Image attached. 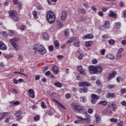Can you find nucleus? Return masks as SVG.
<instances>
[{"label": "nucleus", "instance_id": "nucleus-61", "mask_svg": "<svg viewBox=\"0 0 126 126\" xmlns=\"http://www.w3.org/2000/svg\"><path fill=\"white\" fill-rule=\"evenodd\" d=\"M45 75L46 76H48V75H51V71H48L45 73Z\"/></svg>", "mask_w": 126, "mask_h": 126}, {"label": "nucleus", "instance_id": "nucleus-24", "mask_svg": "<svg viewBox=\"0 0 126 126\" xmlns=\"http://www.w3.org/2000/svg\"><path fill=\"white\" fill-rule=\"evenodd\" d=\"M106 57L109 60H115V56L111 54H107Z\"/></svg>", "mask_w": 126, "mask_h": 126}, {"label": "nucleus", "instance_id": "nucleus-54", "mask_svg": "<svg viewBox=\"0 0 126 126\" xmlns=\"http://www.w3.org/2000/svg\"><path fill=\"white\" fill-rule=\"evenodd\" d=\"M2 114L3 115V118H4V117H6V116H8L9 112H3Z\"/></svg>", "mask_w": 126, "mask_h": 126}, {"label": "nucleus", "instance_id": "nucleus-33", "mask_svg": "<svg viewBox=\"0 0 126 126\" xmlns=\"http://www.w3.org/2000/svg\"><path fill=\"white\" fill-rule=\"evenodd\" d=\"M40 105L41 108H43V109H47V105H45V102L41 101Z\"/></svg>", "mask_w": 126, "mask_h": 126}, {"label": "nucleus", "instance_id": "nucleus-56", "mask_svg": "<svg viewBox=\"0 0 126 126\" xmlns=\"http://www.w3.org/2000/svg\"><path fill=\"white\" fill-rule=\"evenodd\" d=\"M121 93L122 94H125V93H126V89H122L121 90Z\"/></svg>", "mask_w": 126, "mask_h": 126}, {"label": "nucleus", "instance_id": "nucleus-60", "mask_svg": "<svg viewBox=\"0 0 126 126\" xmlns=\"http://www.w3.org/2000/svg\"><path fill=\"white\" fill-rule=\"evenodd\" d=\"M12 93H15V94H18V92H17V90H16V89H13Z\"/></svg>", "mask_w": 126, "mask_h": 126}, {"label": "nucleus", "instance_id": "nucleus-57", "mask_svg": "<svg viewBox=\"0 0 126 126\" xmlns=\"http://www.w3.org/2000/svg\"><path fill=\"white\" fill-rule=\"evenodd\" d=\"M121 105L126 107V101L124 100L121 102Z\"/></svg>", "mask_w": 126, "mask_h": 126}, {"label": "nucleus", "instance_id": "nucleus-19", "mask_svg": "<svg viewBox=\"0 0 126 126\" xmlns=\"http://www.w3.org/2000/svg\"><path fill=\"white\" fill-rule=\"evenodd\" d=\"M109 107H110V108H113V111L114 112L118 108V106L117 105V104L113 103H110V104L109 105Z\"/></svg>", "mask_w": 126, "mask_h": 126}, {"label": "nucleus", "instance_id": "nucleus-55", "mask_svg": "<svg viewBox=\"0 0 126 126\" xmlns=\"http://www.w3.org/2000/svg\"><path fill=\"white\" fill-rule=\"evenodd\" d=\"M59 26L60 28H63V23L62 22H59Z\"/></svg>", "mask_w": 126, "mask_h": 126}, {"label": "nucleus", "instance_id": "nucleus-62", "mask_svg": "<svg viewBox=\"0 0 126 126\" xmlns=\"http://www.w3.org/2000/svg\"><path fill=\"white\" fill-rule=\"evenodd\" d=\"M121 44H122L124 46H126V40H123L121 41Z\"/></svg>", "mask_w": 126, "mask_h": 126}, {"label": "nucleus", "instance_id": "nucleus-52", "mask_svg": "<svg viewBox=\"0 0 126 126\" xmlns=\"http://www.w3.org/2000/svg\"><path fill=\"white\" fill-rule=\"evenodd\" d=\"M20 29L22 31H24V30H25V29H26V27L24 25H22L21 26Z\"/></svg>", "mask_w": 126, "mask_h": 126}, {"label": "nucleus", "instance_id": "nucleus-13", "mask_svg": "<svg viewBox=\"0 0 126 126\" xmlns=\"http://www.w3.org/2000/svg\"><path fill=\"white\" fill-rule=\"evenodd\" d=\"M67 16V14L65 11H63L62 13V16L61 17V20L63 21H64L65 19H66V17Z\"/></svg>", "mask_w": 126, "mask_h": 126}, {"label": "nucleus", "instance_id": "nucleus-34", "mask_svg": "<svg viewBox=\"0 0 126 126\" xmlns=\"http://www.w3.org/2000/svg\"><path fill=\"white\" fill-rule=\"evenodd\" d=\"M84 57V53H81L80 54V55L79 56V57H78V59H79V60H83V58Z\"/></svg>", "mask_w": 126, "mask_h": 126}, {"label": "nucleus", "instance_id": "nucleus-5", "mask_svg": "<svg viewBox=\"0 0 126 126\" xmlns=\"http://www.w3.org/2000/svg\"><path fill=\"white\" fill-rule=\"evenodd\" d=\"M91 96L92 97L91 103L93 104H95V103H97L98 100L100 99V96L95 94H91Z\"/></svg>", "mask_w": 126, "mask_h": 126}, {"label": "nucleus", "instance_id": "nucleus-59", "mask_svg": "<svg viewBox=\"0 0 126 126\" xmlns=\"http://www.w3.org/2000/svg\"><path fill=\"white\" fill-rule=\"evenodd\" d=\"M98 63V61H97V59H94L92 60V63L94 64H96V63Z\"/></svg>", "mask_w": 126, "mask_h": 126}, {"label": "nucleus", "instance_id": "nucleus-18", "mask_svg": "<svg viewBox=\"0 0 126 126\" xmlns=\"http://www.w3.org/2000/svg\"><path fill=\"white\" fill-rule=\"evenodd\" d=\"M52 71L54 72V74H58L59 72L58 66L56 65L54 66L52 68Z\"/></svg>", "mask_w": 126, "mask_h": 126}, {"label": "nucleus", "instance_id": "nucleus-39", "mask_svg": "<svg viewBox=\"0 0 126 126\" xmlns=\"http://www.w3.org/2000/svg\"><path fill=\"white\" fill-rule=\"evenodd\" d=\"M114 87H115V85H114L108 84L107 86V88H108V89H113Z\"/></svg>", "mask_w": 126, "mask_h": 126}, {"label": "nucleus", "instance_id": "nucleus-7", "mask_svg": "<svg viewBox=\"0 0 126 126\" xmlns=\"http://www.w3.org/2000/svg\"><path fill=\"white\" fill-rule=\"evenodd\" d=\"M15 116L16 117V119L17 121H20V120H21L23 118L22 112H21V111H20V110L17 111L15 113Z\"/></svg>", "mask_w": 126, "mask_h": 126}, {"label": "nucleus", "instance_id": "nucleus-42", "mask_svg": "<svg viewBox=\"0 0 126 126\" xmlns=\"http://www.w3.org/2000/svg\"><path fill=\"white\" fill-rule=\"evenodd\" d=\"M102 39H104L105 40H107V39H109V35H108V34H103L102 36Z\"/></svg>", "mask_w": 126, "mask_h": 126}, {"label": "nucleus", "instance_id": "nucleus-6", "mask_svg": "<svg viewBox=\"0 0 126 126\" xmlns=\"http://www.w3.org/2000/svg\"><path fill=\"white\" fill-rule=\"evenodd\" d=\"M9 41H10L12 46L14 48L15 51H18V50L20 49L19 45L15 43V39H9Z\"/></svg>", "mask_w": 126, "mask_h": 126}, {"label": "nucleus", "instance_id": "nucleus-3", "mask_svg": "<svg viewBox=\"0 0 126 126\" xmlns=\"http://www.w3.org/2000/svg\"><path fill=\"white\" fill-rule=\"evenodd\" d=\"M33 50L37 51V52H38V53L41 55H45L47 52L45 47L40 44H36L35 47H33Z\"/></svg>", "mask_w": 126, "mask_h": 126}, {"label": "nucleus", "instance_id": "nucleus-14", "mask_svg": "<svg viewBox=\"0 0 126 126\" xmlns=\"http://www.w3.org/2000/svg\"><path fill=\"white\" fill-rule=\"evenodd\" d=\"M108 16L109 17H112L113 18H117L118 15L114 11L110 10L109 13L108 14Z\"/></svg>", "mask_w": 126, "mask_h": 126}, {"label": "nucleus", "instance_id": "nucleus-49", "mask_svg": "<svg viewBox=\"0 0 126 126\" xmlns=\"http://www.w3.org/2000/svg\"><path fill=\"white\" fill-rule=\"evenodd\" d=\"M73 40H74L73 37L71 38L70 40H68L67 41H66V44H70V43H72V42H73Z\"/></svg>", "mask_w": 126, "mask_h": 126}, {"label": "nucleus", "instance_id": "nucleus-15", "mask_svg": "<svg viewBox=\"0 0 126 126\" xmlns=\"http://www.w3.org/2000/svg\"><path fill=\"white\" fill-rule=\"evenodd\" d=\"M53 100L54 101V102H56V103H57V104H58L59 105L58 106V108H60L61 109H64V110H66V108H65V107H64V106L63 105V104H62L61 103L59 102V101H58V100H56V99H53Z\"/></svg>", "mask_w": 126, "mask_h": 126}, {"label": "nucleus", "instance_id": "nucleus-46", "mask_svg": "<svg viewBox=\"0 0 126 126\" xmlns=\"http://www.w3.org/2000/svg\"><path fill=\"white\" fill-rule=\"evenodd\" d=\"M64 35L66 37H68V35H69V30L67 29L66 30V31L64 32Z\"/></svg>", "mask_w": 126, "mask_h": 126}, {"label": "nucleus", "instance_id": "nucleus-4", "mask_svg": "<svg viewBox=\"0 0 126 126\" xmlns=\"http://www.w3.org/2000/svg\"><path fill=\"white\" fill-rule=\"evenodd\" d=\"M9 14L14 21H18V18L16 16L17 13L15 10H13L10 11Z\"/></svg>", "mask_w": 126, "mask_h": 126}, {"label": "nucleus", "instance_id": "nucleus-31", "mask_svg": "<svg viewBox=\"0 0 126 126\" xmlns=\"http://www.w3.org/2000/svg\"><path fill=\"white\" fill-rule=\"evenodd\" d=\"M78 13H85L86 12V10L85 9H79L78 11Z\"/></svg>", "mask_w": 126, "mask_h": 126}, {"label": "nucleus", "instance_id": "nucleus-40", "mask_svg": "<svg viewBox=\"0 0 126 126\" xmlns=\"http://www.w3.org/2000/svg\"><path fill=\"white\" fill-rule=\"evenodd\" d=\"M80 73H81V74H83V75H86V70L83 69L80 71Z\"/></svg>", "mask_w": 126, "mask_h": 126}, {"label": "nucleus", "instance_id": "nucleus-16", "mask_svg": "<svg viewBox=\"0 0 126 126\" xmlns=\"http://www.w3.org/2000/svg\"><path fill=\"white\" fill-rule=\"evenodd\" d=\"M116 74H117V72L113 71L112 73H111L109 75L108 77V80H111L112 78H114V77L116 76Z\"/></svg>", "mask_w": 126, "mask_h": 126}, {"label": "nucleus", "instance_id": "nucleus-64", "mask_svg": "<svg viewBox=\"0 0 126 126\" xmlns=\"http://www.w3.org/2000/svg\"><path fill=\"white\" fill-rule=\"evenodd\" d=\"M13 3H14V4H18V0H13Z\"/></svg>", "mask_w": 126, "mask_h": 126}, {"label": "nucleus", "instance_id": "nucleus-20", "mask_svg": "<svg viewBox=\"0 0 126 126\" xmlns=\"http://www.w3.org/2000/svg\"><path fill=\"white\" fill-rule=\"evenodd\" d=\"M42 36H43V40H44L45 41L49 40V35L47 32H44L43 33Z\"/></svg>", "mask_w": 126, "mask_h": 126}, {"label": "nucleus", "instance_id": "nucleus-11", "mask_svg": "<svg viewBox=\"0 0 126 126\" xmlns=\"http://www.w3.org/2000/svg\"><path fill=\"white\" fill-rule=\"evenodd\" d=\"M103 71V68L101 66H95V74H100Z\"/></svg>", "mask_w": 126, "mask_h": 126}, {"label": "nucleus", "instance_id": "nucleus-29", "mask_svg": "<svg viewBox=\"0 0 126 126\" xmlns=\"http://www.w3.org/2000/svg\"><path fill=\"white\" fill-rule=\"evenodd\" d=\"M107 102L106 101L102 100L99 102V105H102V106H107Z\"/></svg>", "mask_w": 126, "mask_h": 126}, {"label": "nucleus", "instance_id": "nucleus-30", "mask_svg": "<svg viewBox=\"0 0 126 126\" xmlns=\"http://www.w3.org/2000/svg\"><path fill=\"white\" fill-rule=\"evenodd\" d=\"M4 58H5V59H6L7 60H8L13 57V56H12V55H10V54H4Z\"/></svg>", "mask_w": 126, "mask_h": 126}, {"label": "nucleus", "instance_id": "nucleus-63", "mask_svg": "<svg viewBox=\"0 0 126 126\" xmlns=\"http://www.w3.org/2000/svg\"><path fill=\"white\" fill-rule=\"evenodd\" d=\"M40 75H37L35 77V80H39V79H40Z\"/></svg>", "mask_w": 126, "mask_h": 126}, {"label": "nucleus", "instance_id": "nucleus-37", "mask_svg": "<svg viewBox=\"0 0 126 126\" xmlns=\"http://www.w3.org/2000/svg\"><path fill=\"white\" fill-rule=\"evenodd\" d=\"M80 102H82V103H84L85 101H86V98L85 96L81 97L80 98Z\"/></svg>", "mask_w": 126, "mask_h": 126}, {"label": "nucleus", "instance_id": "nucleus-51", "mask_svg": "<svg viewBox=\"0 0 126 126\" xmlns=\"http://www.w3.org/2000/svg\"><path fill=\"white\" fill-rule=\"evenodd\" d=\"M34 121H39L40 120V116L36 115L34 117Z\"/></svg>", "mask_w": 126, "mask_h": 126}, {"label": "nucleus", "instance_id": "nucleus-47", "mask_svg": "<svg viewBox=\"0 0 126 126\" xmlns=\"http://www.w3.org/2000/svg\"><path fill=\"white\" fill-rule=\"evenodd\" d=\"M14 73L15 74V73H19V74H21L22 75H24V76H26L27 77V75L24 73H22V72H18V71H15L14 72Z\"/></svg>", "mask_w": 126, "mask_h": 126}, {"label": "nucleus", "instance_id": "nucleus-8", "mask_svg": "<svg viewBox=\"0 0 126 126\" xmlns=\"http://www.w3.org/2000/svg\"><path fill=\"white\" fill-rule=\"evenodd\" d=\"M79 87H83V86H85L86 87H88L89 86H91V84L88 82H80L78 84Z\"/></svg>", "mask_w": 126, "mask_h": 126}, {"label": "nucleus", "instance_id": "nucleus-2", "mask_svg": "<svg viewBox=\"0 0 126 126\" xmlns=\"http://www.w3.org/2000/svg\"><path fill=\"white\" fill-rule=\"evenodd\" d=\"M70 107L73 111H75L76 113H82V114H86L87 115V112H85L84 113V109L83 107L80 105H76L75 103H72L71 104Z\"/></svg>", "mask_w": 126, "mask_h": 126}, {"label": "nucleus", "instance_id": "nucleus-23", "mask_svg": "<svg viewBox=\"0 0 126 126\" xmlns=\"http://www.w3.org/2000/svg\"><path fill=\"white\" fill-rule=\"evenodd\" d=\"M104 28L106 29H109L110 28V23L109 21H106L105 22L104 25L103 26Z\"/></svg>", "mask_w": 126, "mask_h": 126}, {"label": "nucleus", "instance_id": "nucleus-26", "mask_svg": "<svg viewBox=\"0 0 126 126\" xmlns=\"http://www.w3.org/2000/svg\"><path fill=\"white\" fill-rule=\"evenodd\" d=\"M55 86L56 87H58L59 88H61V87H63V84L60 82H56L54 83Z\"/></svg>", "mask_w": 126, "mask_h": 126}, {"label": "nucleus", "instance_id": "nucleus-53", "mask_svg": "<svg viewBox=\"0 0 126 126\" xmlns=\"http://www.w3.org/2000/svg\"><path fill=\"white\" fill-rule=\"evenodd\" d=\"M82 89L84 93H87V92L88 91V89L86 87H83Z\"/></svg>", "mask_w": 126, "mask_h": 126}, {"label": "nucleus", "instance_id": "nucleus-41", "mask_svg": "<svg viewBox=\"0 0 126 126\" xmlns=\"http://www.w3.org/2000/svg\"><path fill=\"white\" fill-rule=\"evenodd\" d=\"M100 55H101V56H104L105 55V53H106V49H103L100 50Z\"/></svg>", "mask_w": 126, "mask_h": 126}, {"label": "nucleus", "instance_id": "nucleus-58", "mask_svg": "<svg viewBox=\"0 0 126 126\" xmlns=\"http://www.w3.org/2000/svg\"><path fill=\"white\" fill-rule=\"evenodd\" d=\"M88 112L89 113V114H92V113H93V109L91 108H89L88 109Z\"/></svg>", "mask_w": 126, "mask_h": 126}, {"label": "nucleus", "instance_id": "nucleus-44", "mask_svg": "<svg viewBox=\"0 0 126 126\" xmlns=\"http://www.w3.org/2000/svg\"><path fill=\"white\" fill-rule=\"evenodd\" d=\"M111 123H117L118 122V119L116 118H111L110 119Z\"/></svg>", "mask_w": 126, "mask_h": 126}, {"label": "nucleus", "instance_id": "nucleus-22", "mask_svg": "<svg viewBox=\"0 0 126 126\" xmlns=\"http://www.w3.org/2000/svg\"><path fill=\"white\" fill-rule=\"evenodd\" d=\"M107 98H115L116 97V94L115 93H108L106 94Z\"/></svg>", "mask_w": 126, "mask_h": 126}, {"label": "nucleus", "instance_id": "nucleus-21", "mask_svg": "<svg viewBox=\"0 0 126 126\" xmlns=\"http://www.w3.org/2000/svg\"><path fill=\"white\" fill-rule=\"evenodd\" d=\"M54 45L55 49H59V48H60V42H59V41L55 40Z\"/></svg>", "mask_w": 126, "mask_h": 126}, {"label": "nucleus", "instance_id": "nucleus-35", "mask_svg": "<svg viewBox=\"0 0 126 126\" xmlns=\"http://www.w3.org/2000/svg\"><path fill=\"white\" fill-rule=\"evenodd\" d=\"M94 117L95 119H96L97 122H99V121L101 120V117H100V116H99V115H98L97 114H95Z\"/></svg>", "mask_w": 126, "mask_h": 126}, {"label": "nucleus", "instance_id": "nucleus-25", "mask_svg": "<svg viewBox=\"0 0 126 126\" xmlns=\"http://www.w3.org/2000/svg\"><path fill=\"white\" fill-rule=\"evenodd\" d=\"M92 45H93V41H89L85 42V45L87 47H91Z\"/></svg>", "mask_w": 126, "mask_h": 126}, {"label": "nucleus", "instance_id": "nucleus-50", "mask_svg": "<svg viewBox=\"0 0 126 126\" xmlns=\"http://www.w3.org/2000/svg\"><path fill=\"white\" fill-rule=\"evenodd\" d=\"M80 44V41H78L77 42H75L74 43V46H75V47H79Z\"/></svg>", "mask_w": 126, "mask_h": 126}, {"label": "nucleus", "instance_id": "nucleus-9", "mask_svg": "<svg viewBox=\"0 0 126 126\" xmlns=\"http://www.w3.org/2000/svg\"><path fill=\"white\" fill-rule=\"evenodd\" d=\"M89 71L92 74H95L96 73V66L94 65H90L88 67Z\"/></svg>", "mask_w": 126, "mask_h": 126}, {"label": "nucleus", "instance_id": "nucleus-28", "mask_svg": "<svg viewBox=\"0 0 126 126\" xmlns=\"http://www.w3.org/2000/svg\"><path fill=\"white\" fill-rule=\"evenodd\" d=\"M32 15L34 19H38V16H37V11H33L32 12Z\"/></svg>", "mask_w": 126, "mask_h": 126}, {"label": "nucleus", "instance_id": "nucleus-45", "mask_svg": "<svg viewBox=\"0 0 126 126\" xmlns=\"http://www.w3.org/2000/svg\"><path fill=\"white\" fill-rule=\"evenodd\" d=\"M65 97L66 99H69L71 98V94H70L69 93H67L65 95Z\"/></svg>", "mask_w": 126, "mask_h": 126}, {"label": "nucleus", "instance_id": "nucleus-17", "mask_svg": "<svg viewBox=\"0 0 126 126\" xmlns=\"http://www.w3.org/2000/svg\"><path fill=\"white\" fill-rule=\"evenodd\" d=\"M94 38V36L92 34H87L83 36V39H84V40H85V39H93Z\"/></svg>", "mask_w": 126, "mask_h": 126}, {"label": "nucleus", "instance_id": "nucleus-12", "mask_svg": "<svg viewBox=\"0 0 126 126\" xmlns=\"http://www.w3.org/2000/svg\"><path fill=\"white\" fill-rule=\"evenodd\" d=\"M0 50H2V51H5V50H7V47L5 45L3 42L0 41Z\"/></svg>", "mask_w": 126, "mask_h": 126}, {"label": "nucleus", "instance_id": "nucleus-36", "mask_svg": "<svg viewBox=\"0 0 126 126\" xmlns=\"http://www.w3.org/2000/svg\"><path fill=\"white\" fill-rule=\"evenodd\" d=\"M83 69V67L81 65H79L77 67V70L78 71L80 72Z\"/></svg>", "mask_w": 126, "mask_h": 126}, {"label": "nucleus", "instance_id": "nucleus-38", "mask_svg": "<svg viewBox=\"0 0 126 126\" xmlns=\"http://www.w3.org/2000/svg\"><path fill=\"white\" fill-rule=\"evenodd\" d=\"M10 103H12L13 106H18V105H19L20 104V102L18 101H17L16 102L11 101Z\"/></svg>", "mask_w": 126, "mask_h": 126}, {"label": "nucleus", "instance_id": "nucleus-10", "mask_svg": "<svg viewBox=\"0 0 126 126\" xmlns=\"http://www.w3.org/2000/svg\"><path fill=\"white\" fill-rule=\"evenodd\" d=\"M28 93L31 98H32V99H34V98H35V92H34V90L32 89H29L28 90Z\"/></svg>", "mask_w": 126, "mask_h": 126}, {"label": "nucleus", "instance_id": "nucleus-27", "mask_svg": "<svg viewBox=\"0 0 126 126\" xmlns=\"http://www.w3.org/2000/svg\"><path fill=\"white\" fill-rule=\"evenodd\" d=\"M121 23L117 22L115 23V28L118 29L119 28H121Z\"/></svg>", "mask_w": 126, "mask_h": 126}, {"label": "nucleus", "instance_id": "nucleus-48", "mask_svg": "<svg viewBox=\"0 0 126 126\" xmlns=\"http://www.w3.org/2000/svg\"><path fill=\"white\" fill-rule=\"evenodd\" d=\"M48 50L49 52H53L54 51V47L52 45H50L48 47Z\"/></svg>", "mask_w": 126, "mask_h": 126}, {"label": "nucleus", "instance_id": "nucleus-1", "mask_svg": "<svg viewBox=\"0 0 126 126\" xmlns=\"http://www.w3.org/2000/svg\"><path fill=\"white\" fill-rule=\"evenodd\" d=\"M46 15L47 20L49 24H53L55 22V20H56L55 13L53 11L49 10L46 12Z\"/></svg>", "mask_w": 126, "mask_h": 126}, {"label": "nucleus", "instance_id": "nucleus-43", "mask_svg": "<svg viewBox=\"0 0 126 126\" xmlns=\"http://www.w3.org/2000/svg\"><path fill=\"white\" fill-rule=\"evenodd\" d=\"M108 44H109V45H114V44H115V40L114 39L109 40L108 41Z\"/></svg>", "mask_w": 126, "mask_h": 126}, {"label": "nucleus", "instance_id": "nucleus-32", "mask_svg": "<svg viewBox=\"0 0 126 126\" xmlns=\"http://www.w3.org/2000/svg\"><path fill=\"white\" fill-rule=\"evenodd\" d=\"M36 9L37 10H44V9L41 5H38L36 6Z\"/></svg>", "mask_w": 126, "mask_h": 126}]
</instances>
